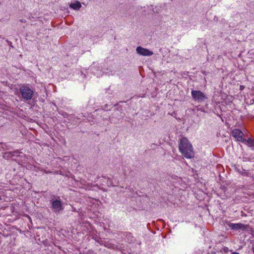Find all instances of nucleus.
<instances>
[{"label": "nucleus", "instance_id": "10", "mask_svg": "<svg viewBox=\"0 0 254 254\" xmlns=\"http://www.w3.org/2000/svg\"><path fill=\"white\" fill-rule=\"evenodd\" d=\"M107 247H108L109 248H113V249L114 248V245L110 244V245H107Z\"/></svg>", "mask_w": 254, "mask_h": 254}, {"label": "nucleus", "instance_id": "8", "mask_svg": "<svg viewBox=\"0 0 254 254\" xmlns=\"http://www.w3.org/2000/svg\"><path fill=\"white\" fill-rule=\"evenodd\" d=\"M69 7L74 10H78L81 7V5L80 2L77 1L75 3L70 4Z\"/></svg>", "mask_w": 254, "mask_h": 254}, {"label": "nucleus", "instance_id": "7", "mask_svg": "<svg viewBox=\"0 0 254 254\" xmlns=\"http://www.w3.org/2000/svg\"><path fill=\"white\" fill-rule=\"evenodd\" d=\"M229 226L233 230H245L247 229L248 226L242 223H230Z\"/></svg>", "mask_w": 254, "mask_h": 254}, {"label": "nucleus", "instance_id": "3", "mask_svg": "<svg viewBox=\"0 0 254 254\" xmlns=\"http://www.w3.org/2000/svg\"><path fill=\"white\" fill-rule=\"evenodd\" d=\"M191 94L193 99L198 102H201L206 98L204 94L200 91L192 90Z\"/></svg>", "mask_w": 254, "mask_h": 254}, {"label": "nucleus", "instance_id": "5", "mask_svg": "<svg viewBox=\"0 0 254 254\" xmlns=\"http://www.w3.org/2000/svg\"><path fill=\"white\" fill-rule=\"evenodd\" d=\"M136 51L138 54L143 56H150L153 54L152 52L140 46L137 47Z\"/></svg>", "mask_w": 254, "mask_h": 254}, {"label": "nucleus", "instance_id": "9", "mask_svg": "<svg viewBox=\"0 0 254 254\" xmlns=\"http://www.w3.org/2000/svg\"><path fill=\"white\" fill-rule=\"evenodd\" d=\"M247 145L254 150V140L252 139H249L247 140Z\"/></svg>", "mask_w": 254, "mask_h": 254}, {"label": "nucleus", "instance_id": "4", "mask_svg": "<svg viewBox=\"0 0 254 254\" xmlns=\"http://www.w3.org/2000/svg\"><path fill=\"white\" fill-rule=\"evenodd\" d=\"M232 136L237 141L244 142L246 141L244 138V133L239 129L236 128L232 131Z\"/></svg>", "mask_w": 254, "mask_h": 254}, {"label": "nucleus", "instance_id": "12", "mask_svg": "<svg viewBox=\"0 0 254 254\" xmlns=\"http://www.w3.org/2000/svg\"><path fill=\"white\" fill-rule=\"evenodd\" d=\"M253 252H254V248Z\"/></svg>", "mask_w": 254, "mask_h": 254}, {"label": "nucleus", "instance_id": "2", "mask_svg": "<svg viewBox=\"0 0 254 254\" xmlns=\"http://www.w3.org/2000/svg\"><path fill=\"white\" fill-rule=\"evenodd\" d=\"M20 92L24 101L30 100L33 95V91L29 87L23 85L19 89Z\"/></svg>", "mask_w": 254, "mask_h": 254}, {"label": "nucleus", "instance_id": "1", "mask_svg": "<svg viewBox=\"0 0 254 254\" xmlns=\"http://www.w3.org/2000/svg\"><path fill=\"white\" fill-rule=\"evenodd\" d=\"M179 147L180 151L186 158L194 157L192 146L187 138L183 137L181 139Z\"/></svg>", "mask_w": 254, "mask_h": 254}, {"label": "nucleus", "instance_id": "11", "mask_svg": "<svg viewBox=\"0 0 254 254\" xmlns=\"http://www.w3.org/2000/svg\"><path fill=\"white\" fill-rule=\"evenodd\" d=\"M232 254H239L238 253H236V252H234Z\"/></svg>", "mask_w": 254, "mask_h": 254}, {"label": "nucleus", "instance_id": "6", "mask_svg": "<svg viewBox=\"0 0 254 254\" xmlns=\"http://www.w3.org/2000/svg\"><path fill=\"white\" fill-rule=\"evenodd\" d=\"M52 208L54 212H59L63 209L62 201L60 200H55L53 201Z\"/></svg>", "mask_w": 254, "mask_h": 254}]
</instances>
